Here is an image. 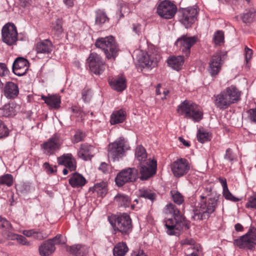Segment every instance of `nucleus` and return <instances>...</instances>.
<instances>
[{
  "instance_id": "nucleus-1",
  "label": "nucleus",
  "mask_w": 256,
  "mask_h": 256,
  "mask_svg": "<svg viewBox=\"0 0 256 256\" xmlns=\"http://www.w3.org/2000/svg\"><path fill=\"white\" fill-rule=\"evenodd\" d=\"M240 95L241 92L236 86L232 85L214 96V105L220 110H226L238 102Z\"/></svg>"
},
{
  "instance_id": "nucleus-2",
  "label": "nucleus",
  "mask_w": 256,
  "mask_h": 256,
  "mask_svg": "<svg viewBox=\"0 0 256 256\" xmlns=\"http://www.w3.org/2000/svg\"><path fill=\"white\" fill-rule=\"evenodd\" d=\"M200 200L194 208L193 218L195 220L208 219L215 211L220 202L218 197L205 198L200 196Z\"/></svg>"
},
{
  "instance_id": "nucleus-3",
  "label": "nucleus",
  "mask_w": 256,
  "mask_h": 256,
  "mask_svg": "<svg viewBox=\"0 0 256 256\" xmlns=\"http://www.w3.org/2000/svg\"><path fill=\"white\" fill-rule=\"evenodd\" d=\"M108 219L115 234L119 232L122 234H128L132 230V220L126 213H123L119 216L112 214L108 216Z\"/></svg>"
},
{
  "instance_id": "nucleus-4",
  "label": "nucleus",
  "mask_w": 256,
  "mask_h": 256,
  "mask_svg": "<svg viewBox=\"0 0 256 256\" xmlns=\"http://www.w3.org/2000/svg\"><path fill=\"white\" fill-rule=\"evenodd\" d=\"M95 46L102 50L108 59L115 60L118 56V45L112 36L98 38L95 42Z\"/></svg>"
},
{
  "instance_id": "nucleus-5",
  "label": "nucleus",
  "mask_w": 256,
  "mask_h": 256,
  "mask_svg": "<svg viewBox=\"0 0 256 256\" xmlns=\"http://www.w3.org/2000/svg\"><path fill=\"white\" fill-rule=\"evenodd\" d=\"M130 148L128 142L122 137L119 138L108 146V156L114 162L118 161Z\"/></svg>"
},
{
  "instance_id": "nucleus-6",
  "label": "nucleus",
  "mask_w": 256,
  "mask_h": 256,
  "mask_svg": "<svg viewBox=\"0 0 256 256\" xmlns=\"http://www.w3.org/2000/svg\"><path fill=\"white\" fill-rule=\"evenodd\" d=\"M180 114H184L186 118L192 119L194 122H199L202 118L203 112L200 106L190 101L184 100L177 109Z\"/></svg>"
},
{
  "instance_id": "nucleus-7",
  "label": "nucleus",
  "mask_w": 256,
  "mask_h": 256,
  "mask_svg": "<svg viewBox=\"0 0 256 256\" xmlns=\"http://www.w3.org/2000/svg\"><path fill=\"white\" fill-rule=\"evenodd\" d=\"M166 232L169 236L179 235L182 230L189 228L188 225L185 220V218H170L164 222Z\"/></svg>"
},
{
  "instance_id": "nucleus-8",
  "label": "nucleus",
  "mask_w": 256,
  "mask_h": 256,
  "mask_svg": "<svg viewBox=\"0 0 256 256\" xmlns=\"http://www.w3.org/2000/svg\"><path fill=\"white\" fill-rule=\"evenodd\" d=\"M198 13L196 6L182 8L179 11V21L186 28L191 27L196 20Z\"/></svg>"
},
{
  "instance_id": "nucleus-9",
  "label": "nucleus",
  "mask_w": 256,
  "mask_h": 256,
  "mask_svg": "<svg viewBox=\"0 0 256 256\" xmlns=\"http://www.w3.org/2000/svg\"><path fill=\"white\" fill-rule=\"evenodd\" d=\"M234 244L240 248L252 250L256 244V229L250 228L245 235L234 240Z\"/></svg>"
},
{
  "instance_id": "nucleus-10",
  "label": "nucleus",
  "mask_w": 256,
  "mask_h": 256,
  "mask_svg": "<svg viewBox=\"0 0 256 256\" xmlns=\"http://www.w3.org/2000/svg\"><path fill=\"white\" fill-rule=\"evenodd\" d=\"M156 170L157 162L154 158L140 164H139V178L142 180H148L156 174Z\"/></svg>"
},
{
  "instance_id": "nucleus-11",
  "label": "nucleus",
  "mask_w": 256,
  "mask_h": 256,
  "mask_svg": "<svg viewBox=\"0 0 256 256\" xmlns=\"http://www.w3.org/2000/svg\"><path fill=\"white\" fill-rule=\"evenodd\" d=\"M138 178V172L135 168H128L122 170L115 178L116 184L120 187L126 183L135 181Z\"/></svg>"
},
{
  "instance_id": "nucleus-12",
  "label": "nucleus",
  "mask_w": 256,
  "mask_h": 256,
  "mask_svg": "<svg viewBox=\"0 0 256 256\" xmlns=\"http://www.w3.org/2000/svg\"><path fill=\"white\" fill-rule=\"evenodd\" d=\"M63 141L58 134L53 135L46 142L42 144L44 153L46 156H51L58 150L62 144Z\"/></svg>"
},
{
  "instance_id": "nucleus-13",
  "label": "nucleus",
  "mask_w": 256,
  "mask_h": 256,
  "mask_svg": "<svg viewBox=\"0 0 256 256\" xmlns=\"http://www.w3.org/2000/svg\"><path fill=\"white\" fill-rule=\"evenodd\" d=\"M90 70L94 74L100 75L105 70V62L102 57L95 52H92L87 59Z\"/></svg>"
},
{
  "instance_id": "nucleus-14",
  "label": "nucleus",
  "mask_w": 256,
  "mask_h": 256,
  "mask_svg": "<svg viewBox=\"0 0 256 256\" xmlns=\"http://www.w3.org/2000/svg\"><path fill=\"white\" fill-rule=\"evenodd\" d=\"M157 13L162 18L165 19L172 18L177 12L176 6L169 0H165L158 5Z\"/></svg>"
},
{
  "instance_id": "nucleus-15",
  "label": "nucleus",
  "mask_w": 256,
  "mask_h": 256,
  "mask_svg": "<svg viewBox=\"0 0 256 256\" xmlns=\"http://www.w3.org/2000/svg\"><path fill=\"white\" fill-rule=\"evenodd\" d=\"M2 35L4 42L10 46L14 44L18 40L16 26L11 23L6 24L2 28Z\"/></svg>"
},
{
  "instance_id": "nucleus-16",
  "label": "nucleus",
  "mask_w": 256,
  "mask_h": 256,
  "mask_svg": "<svg viewBox=\"0 0 256 256\" xmlns=\"http://www.w3.org/2000/svg\"><path fill=\"white\" fill-rule=\"evenodd\" d=\"M197 42L196 36H189L188 35H182L178 38L176 44L186 56H188L190 52V48Z\"/></svg>"
},
{
  "instance_id": "nucleus-17",
  "label": "nucleus",
  "mask_w": 256,
  "mask_h": 256,
  "mask_svg": "<svg viewBox=\"0 0 256 256\" xmlns=\"http://www.w3.org/2000/svg\"><path fill=\"white\" fill-rule=\"evenodd\" d=\"M190 166L187 160L179 158L174 161L171 165V170L174 176L182 177L189 171Z\"/></svg>"
},
{
  "instance_id": "nucleus-18",
  "label": "nucleus",
  "mask_w": 256,
  "mask_h": 256,
  "mask_svg": "<svg viewBox=\"0 0 256 256\" xmlns=\"http://www.w3.org/2000/svg\"><path fill=\"white\" fill-rule=\"evenodd\" d=\"M29 68L28 60L22 57L16 59L12 64V71L18 76H22L28 72Z\"/></svg>"
},
{
  "instance_id": "nucleus-19",
  "label": "nucleus",
  "mask_w": 256,
  "mask_h": 256,
  "mask_svg": "<svg viewBox=\"0 0 256 256\" xmlns=\"http://www.w3.org/2000/svg\"><path fill=\"white\" fill-rule=\"evenodd\" d=\"M221 60L222 56L220 52L216 53L212 57L208 68L211 76H216L220 72L222 65Z\"/></svg>"
},
{
  "instance_id": "nucleus-20",
  "label": "nucleus",
  "mask_w": 256,
  "mask_h": 256,
  "mask_svg": "<svg viewBox=\"0 0 256 256\" xmlns=\"http://www.w3.org/2000/svg\"><path fill=\"white\" fill-rule=\"evenodd\" d=\"M58 162L59 164L64 166L70 171L76 168V162L71 154H64L58 158Z\"/></svg>"
},
{
  "instance_id": "nucleus-21",
  "label": "nucleus",
  "mask_w": 256,
  "mask_h": 256,
  "mask_svg": "<svg viewBox=\"0 0 256 256\" xmlns=\"http://www.w3.org/2000/svg\"><path fill=\"white\" fill-rule=\"evenodd\" d=\"M114 200L119 207L126 208L130 206L131 209L133 210H138V208L134 204H131V198L128 195L118 194L114 197Z\"/></svg>"
},
{
  "instance_id": "nucleus-22",
  "label": "nucleus",
  "mask_w": 256,
  "mask_h": 256,
  "mask_svg": "<svg viewBox=\"0 0 256 256\" xmlns=\"http://www.w3.org/2000/svg\"><path fill=\"white\" fill-rule=\"evenodd\" d=\"M52 49L53 44L48 39L41 40L36 46V50L38 54H48L52 52Z\"/></svg>"
},
{
  "instance_id": "nucleus-23",
  "label": "nucleus",
  "mask_w": 256,
  "mask_h": 256,
  "mask_svg": "<svg viewBox=\"0 0 256 256\" xmlns=\"http://www.w3.org/2000/svg\"><path fill=\"white\" fill-rule=\"evenodd\" d=\"M19 93V90L16 84L13 82H8L4 88V94L8 98H14Z\"/></svg>"
},
{
  "instance_id": "nucleus-24",
  "label": "nucleus",
  "mask_w": 256,
  "mask_h": 256,
  "mask_svg": "<svg viewBox=\"0 0 256 256\" xmlns=\"http://www.w3.org/2000/svg\"><path fill=\"white\" fill-rule=\"evenodd\" d=\"M41 99L50 108L57 110L60 106V97L58 95H49L48 96H42Z\"/></svg>"
},
{
  "instance_id": "nucleus-25",
  "label": "nucleus",
  "mask_w": 256,
  "mask_h": 256,
  "mask_svg": "<svg viewBox=\"0 0 256 256\" xmlns=\"http://www.w3.org/2000/svg\"><path fill=\"white\" fill-rule=\"evenodd\" d=\"M94 149V146L90 144H82L78 152V156L84 160H90L93 156L92 153Z\"/></svg>"
},
{
  "instance_id": "nucleus-26",
  "label": "nucleus",
  "mask_w": 256,
  "mask_h": 256,
  "mask_svg": "<svg viewBox=\"0 0 256 256\" xmlns=\"http://www.w3.org/2000/svg\"><path fill=\"white\" fill-rule=\"evenodd\" d=\"M66 250L70 254L74 256H84L88 252V248L86 246L80 244L66 246Z\"/></svg>"
},
{
  "instance_id": "nucleus-27",
  "label": "nucleus",
  "mask_w": 256,
  "mask_h": 256,
  "mask_svg": "<svg viewBox=\"0 0 256 256\" xmlns=\"http://www.w3.org/2000/svg\"><path fill=\"white\" fill-rule=\"evenodd\" d=\"M50 240H46L40 246L39 252L41 256H48L55 251L54 244L52 243Z\"/></svg>"
},
{
  "instance_id": "nucleus-28",
  "label": "nucleus",
  "mask_w": 256,
  "mask_h": 256,
  "mask_svg": "<svg viewBox=\"0 0 256 256\" xmlns=\"http://www.w3.org/2000/svg\"><path fill=\"white\" fill-rule=\"evenodd\" d=\"M126 117V112L122 110H114L110 116V123L116 124L123 122Z\"/></svg>"
},
{
  "instance_id": "nucleus-29",
  "label": "nucleus",
  "mask_w": 256,
  "mask_h": 256,
  "mask_svg": "<svg viewBox=\"0 0 256 256\" xmlns=\"http://www.w3.org/2000/svg\"><path fill=\"white\" fill-rule=\"evenodd\" d=\"M69 183L73 188L82 187L86 184V180L82 174L75 172L69 179Z\"/></svg>"
},
{
  "instance_id": "nucleus-30",
  "label": "nucleus",
  "mask_w": 256,
  "mask_h": 256,
  "mask_svg": "<svg viewBox=\"0 0 256 256\" xmlns=\"http://www.w3.org/2000/svg\"><path fill=\"white\" fill-rule=\"evenodd\" d=\"M184 61L183 56H178L170 57L167 60V62L170 67L178 71L181 69Z\"/></svg>"
},
{
  "instance_id": "nucleus-31",
  "label": "nucleus",
  "mask_w": 256,
  "mask_h": 256,
  "mask_svg": "<svg viewBox=\"0 0 256 256\" xmlns=\"http://www.w3.org/2000/svg\"><path fill=\"white\" fill-rule=\"evenodd\" d=\"M135 157L139 164L148 162L152 159L148 158L146 149L142 146H138L135 150Z\"/></svg>"
},
{
  "instance_id": "nucleus-32",
  "label": "nucleus",
  "mask_w": 256,
  "mask_h": 256,
  "mask_svg": "<svg viewBox=\"0 0 256 256\" xmlns=\"http://www.w3.org/2000/svg\"><path fill=\"white\" fill-rule=\"evenodd\" d=\"M112 88L117 91L122 92L126 88V79L123 77H118L109 82Z\"/></svg>"
},
{
  "instance_id": "nucleus-33",
  "label": "nucleus",
  "mask_w": 256,
  "mask_h": 256,
  "mask_svg": "<svg viewBox=\"0 0 256 256\" xmlns=\"http://www.w3.org/2000/svg\"><path fill=\"white\" fill-rule=\"evenodd\" d=\"M14 104H5L2 108H0V116L11 117L16 114V110Z\"/></svg>"
},
{
  "instance_id": "nucleus-34",
  "label": "nucleus",
  "mask_w": 256,
  "mask_h": 256,
  "mask_svg": "<svg viewBox=\"0 0 256 256\" xmlns=\"http://www.w3.org/2000/svg\"><path fill=\"white\" fill-rule=\"evenodd\" d=\"M160 56H154V54H146L142 58V62L146 66L154 67L156 66Z\"/></svg>"
},
{
  "instance_id": "nucleus-35",
  "label": "nucleus",
  "mask_w": 256,
  "mask_h": 256,
  "mask_svg": "<svg viewBox=\"0 0 256 256\" xmlns=\"http://www.w3.org/2000/svg\"><path fill=\"white\" fill-rule=\"evenodd\" d=\"M12 227L10 222L6 218L0 216V230L4 236L7 238L8 234L12 232Z\"/></svg>"
},
{
  "instance_id": "nucleus-36",
  "label": "nucleus",
  "mask_w": 256,
  "mask_h": 256,
  "mask_svg": "<svg viewBox=\"0 0 256 256\" xmlns=\"http://www.w3.org/2000/svg\"><path fill=\"white\" fill-rule=\"evenodd\" d=\"M139 197L150 200L152 203L156 199V194L150 189L142 188L139 190Z\"/></svg>"
},
{
  "instance_id": "nucleus-37",
  "label": "nucleus",
  "mask_w": 256,
  "mask_h": 256,
  "mask_svg": "<svg viewBox=\"0 0 256 256\" xmlns=\"http://www.w3.org/2000/svg\"><path fill=\"white\" fill-rule=\"evenodd\" d=\"M128 248L124 242H119L116 244L113 250L114 256H124L128 252Z\"/></svg>"
},
{
  "instance_id": "nucleus-38",
  "label": "nucleus",
  "mask_w": 256,
  "mask_h": 256,
  "mask_svg": "<svg viewBox=\"0 0 256 256\" xmlns=\"http://www.w3.org/2000/svg\"><path fill=\"white\" fill-rule=\"evenodd\" d=\"M106 186V183L104 181L98 182L92 188L93 192H96L99 196H103L107 192Z\"/></svg>"
},
{
  "instance_id": "nucleus-39",
  "label": "nucleus",
  "mask_w": 256,
  "mask_h": 256,
  "mask_svg": "<svg viewBox=\"0 0 256 256\" xmlns=\"http://www.w3.org/2000/svg\"><path fill=\"white\" fill-rule=\"evenodd\" d=\"M7 238L12 240H16L20 244L22 245L29 246L30 244V243L24 236L22 235L14 234L12 232H9L8 234Z\"/></svg>"
},
{
  "instance_id": "nucleus-40",
  "label": "nucleus",
  "mask_w": 256,
  "mask_h": 256,
  "mask_svg": "<svg viewBox=\"0 0 256 256\" xmlns=\"http://www.w3.org/2000/svg\"><path fill=\"white\" fill-rule=\"evenodd\" d=\"M197 138L199 142L204 143L210 140L211 136L204 130L200 129L197 133Z\"/></svg>"
},
{
  "instance_id": "nucleus-41",
  "label": "nucleus",
  "mask_w": 256,
  "mask_h": 256,
  "mask_svg": "<svg viewBox=\"0 0 256 256\" xmlns=\"http://www.w3.org/2000/svg\"><path fill=\"white\" fill-rule=\"evenodd\" d=\"M166 207L168 212L173 215L174 218H184L180 214V211L172 204L170 203L167 204Z\"/></svg>"
},
{
  "instance_id": "nucleus-42",
  "label": "nucleus",
  "mask_w": 256,
  "mask_h": 256,
  "mask_svg": "<svg viewBox=\"0 0 256 256\" xmlns=\"http://www.w3.org/2000/svg\"><path fill=\"white\" fill-rule=\"evenodd\" d=\"M14 178L10 174H5L0 176V184L10 186L13 184Z\"/></svg>"
},
{
  "instance_id": "nucleus-43",
  "label": "nucleus",
  "mask_w": 256,
  "mask_h": 256,
  "mask_svg": "<svg viewBox=\"0 0 256 256\" xmlns=\"http://www.w3.org/2000/svg\"><path fill=\"white\" fill-rule=\"evenodd\" d=\"M108 20V18L106 13L98 10L96 12V23L98 24H102Z\"/></svg>"
},
{
  "instance_id": "nucleus-44",
  "label": "nucleus",
  "mask_w": 256,
  "mask_h": 256,
  "mask_svg": "<svg viewBox=\"0 0 256 256\" xmlns=\"http://www.w3.org/2000/svg\"><path fill=\"white\" fill-rule=\"evenodd\" d=\"M224 32L222 30H217L214 34L213 41L216 45L224 42Z\"/></svg>"
},
{
  "instance_id": "nucleus-45",
  "label": "nucleus",
  "mask_w": 256,
  "mask_h": 256,
  "mask_svg": "<svg viewBox=\"0 0 256 256\" xmlns=\"http://www.w3.org/2000/svg\"><path fill=\"white\" fill-rule=\"evenodd\" d=\"M170 193L172 200L176 204L180 205L183 203L184 197L180 192L177 191H171Z\"/></svg>"
},
{
  "instance_id": "nucleus-46",
  "label": "nucleus",
  "mask_w": 256,
  "mask_h": 256,
  "mask_svg": "<svg viewBox=\"0 0 256 256\" xmlns=\"http://www.w3.org/2000/svg\"><path fill=\"white\" fill-rule=\"evenodd\" d=\"M255 16L256 14L254 12H248L243 14L241 18L244 22L250 23L254 20Z\"/></svg>"
},
{
  "instance_id": "nucleus-47",
  "label": "nucleus",
  "mask_w": 256,
  "mask_h": 256,
  "mask_svg": "<svg viewBox=\"0 0 256 256\" xmlns=\"http://www.w3.org/2000/svg\"><path fill=\"white\" fill-rule=\"evenodd\" d=\"M222 194L224 198L227 200L234 202H236L240 200V199L234 196L230 192L228 188L222 190Z\"/></svg>"
},
{
  "instance_id": "nucleus-48",
  "label": "nucleus",
  "mask_w": 256,
  "mask_h": 256,
  "mask_svg": "<svg viewBox=\"0 0 256 256\" xmlns=\"http://www.w3.org/2000/svg\"><path fill=\"white\" fill-rule=\"evenodd\" d=\"M195 243L194 240L192 238H186L182 241V245H190V246L188 248V250H198V246H194Z\"/></svg>"
},
{
  "instance_id": "nucleus-49",
  "label": "nucleus",
  "mask_w": 256,
  "mask_h": 256,
  "mask_svg": "<svg viewBox=\"0 0 256 256\" xmlns=\"http://www.w3.org/2000/svg\"><path fill=\"white\" fill-rule=\"evenodd\" d=\"M52 28L58 34L62 32V22L60 19L58 18L56 20L55 22L53 24Z\"/></svg>"
},
{
  "instance_id": "nucleus-50",
  "label": "nucleus",
  "mask_w": 256,
  "mask_h": 256,
  "mask_svg": "<svg viewBox=\"0 0 256 256\" xmlns=\"http://www.w3.org/2000/svg\"><path fill=\"white\" fill-rule=\"evenodd\" d=\"M8 134L9 131L6 126L0 120V138L8 136Z\"/></svg>"
},
{
  "instance_id": "nucleus-51",
  "label": "nucleus",
  "mask_w": 256,
  "mask_h": 256,
  "mask_svg": "<svg viewBox=\"0 0 256 256\" xmlns=\"http://www.w3.org/2000/svg\"><path fill=\"white\" fill-rule=\"evenodd\" d=\"M246 207L256 209V192L248 198Z\"/></svg>"
},
{
  "instance_id": "nucleus-52",
  "label": "nucleus",
  "mask_w": 256,
  "mask_h": 256,
  "mask_svg": "<svg viewBox=\"0 0 256 256\" xmlns=\"http://www.w3.org/2000/svg\"><path fill=\"white\" fill-rule=\"evenodd\" d=\"M248 120L253 122L256 123V109L250 108L247 111Z\"/></svg>"
},
{
  "instance_id": "nucleus-53",
  "label": "nucleus",
  "mask_w": 256,
  "mask_h": 256,
  "mask_svg": "<svg viewBox=\"0 0 256 256\" xmlns=\"http://www.w3.org/2000/svg\"><path fill=\"white\" fill-rule=\"evenodd\" d=\"M48 240H51L50 242L54 244V246L55 244H64L65 242L62 238V235L60 234H57L52 238L49 239Z\"/></svg>"
},
{
  "instance_id": "nucleus-54",
  "label": "nucleus",
  "mask_w": 256,
  "mask_h": 256,
  "mask_svg": "<svg viewBox=\"0 0 256 256\" xmlns=\"http://www.w3.org/2000/svg\"><path fill=\"white\" fill-rule=\"evenodd\" d=\"M85 137V134L84 133L80 131H78L76 132V134L74 136V142L75 143H78L80 141L83 140L84 138Z\"/></svg>"
},
{
  "instance_id": "nucleus-55",
  "label": "nucleus",
  "mask_w": 256,
  "mask_h": 256,
  "mask_svg": "<svg viewBox=\"0 0 256 256\" xmlns=\"http://www.w3.org/2000/svg\"><path fill=\"white\" fill-rule=\"evenodd\" d=\"M224 159L232 163L234 160V156L230 148H228L226 151V154L224 156Z\"/></svg>"
},
{
  "instance_id": "nucleus-56",
  "label": "nucleus",
  "mask_w": 256,
  "mask_h": 256,
  "mask_svg": "<svg viewBox=\"0 0 256 256\" xmlns=\"http://www.w3.org/2000/svg\"><path fill=\"white\" fill-rule=\"evenodd\" d=\"M48 236V234L46 233H43L42 232L35 230L33 237L36 239L42 240L43 239L46 238Z\"/></svg>"
},
{
  "instance_id": "nucleus-57",
  "label": "nucleus",
  "mask_w": 256,
  "mask_h": 256,
  "mask_svg": "<svg viewBox=\"0 0 256 256\" xmlns=\"http://www.w3.org/2000/svg\"><path fill=\"white\" fill-rule=\"evenodd\" d=\"M8 69L6 64L0 63V76H4L8 74Z\"/></svg>"
},
{
  "instance_id": "nucleus-58",
  "label": "nucleus",
  "mask_w": 256,
  "mask_h": 256,
  "mask_svg": "<svg viewBox=\"0 0 256 256\" xmlns=\"http://www.w3.org/2000/svg\"><path fill=\"white\" fill-rule=\"evenodd\" d=\"M82 98L84 102H88L90 100V96L89 94V90L84 89L82 92Z\"/></svg>"
},
{
  "instance_id": "nucleus-59",
  "label": "nucleus",
  "mask_w": 256,
  "mask_h": 256,
  "mask_svg": "<svg viewBox=\"0 0 256 256\" xmlns=\"http://www.w3.org/2000/svg\"><path fill=\"white\" fill-rule=\"evenodd\" d=\"M244 52L246 60V62H248V61L252 58V50L246 46L244 48Z\"/></svg>"
},
{
  "instance_id": "nucleus-60",
  "label": "nucleus",
  "mask_w": 256,
  "mask_h": 256,
  "mask_svg": "<svg viewBox=\"0 0 256 256\" xmlns=\"http://www.w3.org/2000/svg\"><path fill=\"white\" fill-rule=\"evenodd\" d=\"M43 168L46 170V172L48 174H52L54 172L53 168L47 162L43 164Z\"/></svg>"
},
{
  "instance_id": "nucleus-61",
  "label": "nucleus",
  "mask_w": 256,
  "mask_h": 256,
  "mask_svg": "<svg viewBox=\"0 0 256 256\" xmlns=\"http://www.w3.org/2000/svg\"><path fill=\"white\" fill-rule=\"evenodd\" d=\"M20 6L22 7H28L30 6L32 2V0H18Z\"/></svg>"
},
{
  "instance_id": "nucleus-62",
  "label": "nucleus",
  "mask_w": 256,
  "mask_h": 256,
  "mask_svg": "<svg viewBox=\"0 0 256 256\" xmlns=\"http://www.w3.org/2000/svg\"><path fill=\"white\" fill-rule=\"evenodd\" d=\"M99 170L104 174L107 173L108 170V166L106 163L102 162L99 167Z\"/></svg>"
},
{
  "instance_id": "nucleus-63",
  "label": "nucleus",
  "mask_w": 256,
  "mask_h": 256,
  "mask_svg": "<svg viewBox=\"0 0 256 256\" xmlns=\"http://www.w3.org/2000/svg\"><path fill=\"white\" fill-rule=\"evenodd\" d=\"M35 230H24L23 231V234L28 237L34 236V232Z\"/></svg>"
},
{
  "instance_id": "nucleus-64",
  "label": "nucleus",
  "mask_w": 256,
  "mask_h": 256,
  "mask_svg": "<svg viewBox=\"0 0 256 256\" xmlns=\"http://www.w3.org/2000/svg\"><path fill=\"white\" fill-rule=\"evenodd\" d=\"M218 180L222 186V190H224L228 188L226 183V178H219Z\"/></svg>"
}]
</instances>
